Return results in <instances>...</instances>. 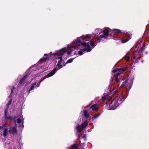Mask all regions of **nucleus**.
Returning a JSON list of instances; mask_svg holds the SVG:
<instances>
[{
    "label": "nucleus",
    "mask_w": 149,
    "mask_h": 149,
    "mask_svg": "<svg viewBox=\"0 0 149 149\" xmlns=\"http://www.w3.org/2000/svg\"><path fill=\"white\" fill-rule=\"evenodd\" d=\"M103 34L101 35L97 38V43L101 41H105L107 39L109 33V30L106 29L103 30Z\"/></svg>",
    "instance_id": "4"
},
{
    "label": "nucleus",
    "mask_w": 149,
    "mask_h": 149,
    "mask_svg": "<svg viewBox=\"0 0 149 149\" xmlns=\"http://www.w3.org/2000/svg\"><path fill=\"white\" fill-rule=\"evenodd\" d=\"M3 127V126H0V129H1Z\"/></svg>",
    "instance_id": "35"
},
{
    "label": "nucleus",
    "mask_w": 149,
    "mask_h": 149,
    "mask_svg": "<svg viewBox=\"0 0 149 149\" xmlns=\"http://www.w3.org/2000/svg\"><path fill=\"white\" fill-rule=\"evenodd\" d=\"M84 116L86 118H88L90 117L89 113L88 112L87 110H85L84 112Z\"/></svg>",
    "instance_id": "15"
},
{
    "label": "nucleus",
    "mask_w": 149,
    "mask_h": 149,
    "mask_svg": "<svg viewBox=\"0 0 149 149\" xmlns=\"http://www.w3.org/2000/svg\"><path fill=\"white\" fill-rule=\"evenodd\" d=\"M29 74L27 73L25 75H24L20 80L18 84L19 86H21L24 85L25 80L27 79L28 76L29 75Z\"/></svg>",
    "instance_id": "5"
},
{
    "label": "nucleus",
    "mask_w": 149,
    "mask_h": 149,
    "mask_svg": "<svg viewBox=\"0 0 149 149\" xmlns=\"http://www.w3.org/2000/svg\"><path fill=\"white\" fill-rule=\"evenodd\" d=\"M132 83H131V84L129 85V86H128V87L129 88V90L130 89V88H131V87H132Z\"/></svg>",
    "instance_id": "32"
},
{
    "label": "nucleus",
    "mask_w": 149,
    "mask_h": 149,
    "mask_svg": "<svg viewBox=\"0 0 149 149\" xmlns=\"http://www.w3.org/2000/svg\"><path fill=\"white\" fill-rule=\"evenodd\" d=\"M44 77L45 78H47V75L45 76Z\"/></svg>",
    "instance_id": "36"
},
{
    "label": "nucleus",
    "mask_w": 149,
    "mask_h": 149,
    "mask_svg": "<svg viewBox=\"0 0 149 149\" xmlns=\"http://www.w3.org/2000/svg\"><path fill=\"white\" fill-rule=\"evenodd\" d=\"M77 49H78V50H80V49H81L80 48V47H77Z\"/></svg>",
    "instance_id": "33"
},
{
    "label": "nucleus",
    "mask_w": 149,
    "mask_h": 149,
    "mask_svg": "<svg viewBox=\"0 0 149 149\" xmlns=\"http://www.w3.org/2000/svg\"><path fill=\"white\" fill-rule=\"evenodd\" d=\"M82 139L84 141L86 140V134H84L82 137Z\"/></svg>",
    "instance_id": "25"
},
{
    "label": "nucleus",
    "mask_w": 149,
    "mask_h": 149,
    "mask_svg": "<svg viewBox=\"0 0 149 149\" xmlns=\"http://www.w3.org/2000/svg\"><path fill=\"white\" fill-rule=\"evenodd\" d=\"M6 125H3L2 126H3V127L5 126Z\"/></svg>",
    "instance_id": "38"
},
{
    "label": "nucleus",
    "mask_w": 149,
    "mask_h": 149,
    "mask_svg": "<svg viewBox=\"0 0 149 149\" xmlns=\"http://www.w3.org/2000/svg\"><path fill=\"white\" fill-rule=\"evenodd\" d=\"M138 58L139 59H140V58H139V56L138 57Z\"/></svg>",
    "instance_id": "40"
},
{
    "label": "nucleus",
    "mask_w": 149,
    "mask_h": 149,
    "mask_svg": "<svg viewBox=\"0 0 149 149\" xmlns=\"http://www.w3.org/2000/svg\"><path fill=\"white\" fill-rule=\"evenodd\" d=\"M8 129L7 128H5L3 131V135L4 137H6L8 134Z\"/></svg>",
    "instance_id": "16"
},
{
    "label": "nucleus",
    "mask_w": 149,
    "mask_h": 149,
    "mask_svg": "<svg viewBox=\"0 0 149 149\" xmlns=\"http://www.w3.org/2000/svg\"><path fill=\"white\" fill-rule=\"evenodd\" d=\"M45 56H47V54H44Z\"/></svg>",
    "instance_id": "37"
},
{
    "label": "nucleus",
    "mask_w": 149,
    "mask_h": 149,
    "mask_svg": "<svg viewBox=\"0 0 149 149\" xmlns=\"http://www.w3.org/2000/svg\"><path fill=\"white\" fill-rule=\"evenodd\" d=\"M88 125V122L87 121H85L82 125H79L77 127V130L79 132H80L82 130L85 128Z\"/></svg>",
    "instance_id": "6"
},
{
    "label": "nucleus",
    "mask_w": 149,
    "mask_h": 149,
    "mask_svg": "<svg viewBox=\"0 0 149 149\" xmlns=\"http://www.w3.org/2000/svg\"><path fill=\"white\" fill-rule=\"evenodd\" d=\"M116 87H114L113 89V93H114V94H115L116 93Z\"/></svg>",
    "instance_id": "28"
},
{
    "label": "nucleus",
    "mask_w": 149,
    "mask_h": 149,
    "mask_svg": "<svg viewBox=\"0 0 149 149\" xmlns=\"http://www.w3.org/2000/svg\"><path fill=\"white\" fill-rule=\"evenodd\" d=\"M7 113L8 110L7 109H6L4 110V117L5 119L6 120H12L13 119V116H10L9 117L7 116Z\"/></svg>",
    "instance_id": "10"
},
{
    "label": "nucleus",
    "mask_w": 149,
    "mask_h": 149,
    "mask_svg": "<svg viewBox=\"0 0 149 149\" xmlns=\"http://www.w3.org/2000/svg\"><path fill=\"white\" fill-rule=\"evenodd\" d=\"M122 97V94L120 93L119 96L115 99L113 104L111 103L107 106L108 109L113 110L115 109L120 104L122 103L121 98Z\"/></svg>",
    "instance_id": "3"
},
{
    "label": "nucleus",
    "mask_w": 149,
    "mask_h": 149,
    "mask_svg": "<svg viewBox=\"0 0 149 149\" xmlns=\"http://www.w3.org/2000/svg\"><path fill=\"white\" fill-rule=\"evenodd\" d=\"M102 32V30L99 28L96 29L95 31V35L100 34Z\"/></svg>",
    "instance_id": "12"
},
{
    "label": "nucleus",
    "mask_w": 149,
    "mask_h": 149,
    "mask_svg": "<svg viewBox=\"0 0 149 149\" xmlns=\"http://www.w3.org/2000/svg\"><path fill=\"white\" fill-rule=\"evenodd\" d=\"M80 135H79V138H80Z\"/></svg>",
    "instance_id": "39"
},
{
    "label": "nucleus",
    "mask_w": 149,
    "mask_h": 149,
    "mask_svg": "<svg viewBox=\"0 0 149 149\" xmlns=\"http://www.w3.org/2000/svg\"><path fill=\"white\" fill-rule=\"evenodd\" d=\"M47 59V57H43L41 58L39 61L38 63H41L44 62Z\"/></svg>",
    "instance_id": "18"
},
{
    "label": "nucleus",
    "mask_w": 149,
    "mask_h": 149,
    "mask_svg": "<svg viewBox=\"0 0 149 149\" xmlns=\"http://www.w3.org/2000/svg\"><path fill=\"white\" fill-rule=\"evenodd\" d=\"M113 32L114 33H120L121 32V31L118 29H113Z\"/></svg>",
    "instance_id": "17"
},
{
    "label": "nucleus",
    "mask_w": 149,
    "mask_h": 149,
    "mask_svg": "<svg viewBox=\"0 0 149 149\" xmlns=\"http://www.w3.org/2000/svg\"><path fill=\"white\" fill-rule=\"evenodd\" d=\"M125 37L126 38L125 39L123 40H122V42L124 43L127 42L131 38V34L128 33H127L125 34Z\"/></svg>",
    "instance_id": "9"
},
{
    "label": "nucleus",
    "mask_w": 149,
    "mask_h": 149,
    "mask_svg": "<svg viewBox=\"0 0 149 149\" xmlns=\"http://www.w3.org/2000/svg\"><path fill=\"white\" fill-rule=\"evenodd\" d=\"M136 58V56L135 55H134L133 56H131V60H133V59H135Z\"/></svg>",
    "instance_id": "30"
},
{
    "label": "nucleus",
    "mask_w": 149,
    "mask_h": 149,
    "mask_svg": "<svg viewBox=\"0 0 149 149\" xmlns=\"http://www.w3.org/2000/svg\"><path fill=\"white\" fill-rule=\"evenodd\" d=\"M90 36V34H86L78 37L76 39V42H73L71 44H69L68 46V48H74L77 46L80 45L85 47V48L81 49V51H78V53L79 55H81L83 54V52H90L96 45H95L94 41L92 40H87L86 42H82V41L85 40L87 38H89Z\"/></svg>",
    "instance_id": "2"
},
{
    "label": "nucleus",
    "mask_w": 149,
    "mask_h": 149,
    "mask_svg": "<svg viewBox=\"0 0 149 149\" xmlns=\"http://www.w3.org/2000/svg\"><path fill=\"white\" fill-rule=\"evenodd\" d=\"M97 105V104H93L90 107V109H91L93 111H97L98 109Z\"/></svg>",
    "instance_id": "11"
},
{
    "label": "nucleus",
    "mask_w": 149,
    "mask_h": 149,
    "mask_svg": "<svg viewBox=\"0 0 149 149\" xmlns=\"http://www.w3.org/2000/svg\"><path fill=\"white\" fill-rule=\"evenodd\" d=\"M66 48H63L58 51H56L55 53L53 54H51L52 52L50 53L47 54V61L49 60H52L55 57L56 58V61L58 62L56 67L51 72L47 74V78L50 77L53 75L56 71L60 69L62 67L64 64V60L63 59V57L64 58L63 56L67 54L68 55H73L76 54V51L73 49H70L66 53L67 51Z\"/></svg>",
    "instance_id": "1"
},
{
    "label": "nucleus",
    "mask_w": 149,
    "mask_h": 149,
    "mask_svg": "<svg viewBox=\"0 0 149 149\" xmlns=\"http://www.w3.org/2000/svg\"><path fill=\"white\" fill-rule=\"evenodd\" d=\"M17 122L18 123H21L22 122V120H21V119L20 118H18L17 119Z\"/></svg>",
    "instance_id": "27"
},
{
    "label": "nucleus",
    "mask_w": 149,
    "mask_h": 149,
    "mask_svg": "<svg viewBox=\"0 0 149 149\" xmlns=\"http://www.w3.org/2000/svg\"><path fill=\"white\" fill-rule=\"evenodd\" d=\"M112 98V97L111 96H110L109 98H108L107 100H111Z\"/></svg>",
    "instance_id": "31"
},
{
    "label": "nucleus",
    "mask_w": 149,
    "mask_h": 149,
    "mask_svg": "<svg viewBox=\"0 0 149 149\" xmlns=\"http://www.w3.org/2000/svg\"><path fill=\"white\" fill-rule=\"evenodd\" d=\"M16 116H14L13 117V119L12 120L14 121L15 123H16L17 122L16 120Z\"/></svg>",
    "instance_id": "26"
},
{
    "label": "nucleus",
    "mask_w": 149,
    "mask_h": 149,
    "mask_svg": "<svg viewBox=\"0 0 149 149\" xmlns=\"http://www.w3.org/2000/svg\"><path fill=\"white\" fill-rule=\"evenodd\" d=\"M8 131L9 133L13 134L17 133V127H10Z\"/></svg>",
    "instance_id": "8"
},
{
    "label": "nucleus",
    "mask_w": 149,
    "mask_h": 149,
    "mask_svg": "<svg viewBox=\"0 0 149 149\" xmlns=\"http://www.w3.org/2000/svg\"><path fill=\"white\" fill-rule=\"evenodd\" d=\"M122 76L120 75V73H117V75H116L115 77V81L118 83H119L121 82L122 80H123Z\"/></svg>",
    "instance_id": "7"
},
{
    "label": "nucleus",
    "mask_w": 149,
    "mask_h": 149,
    "mask_svg": "<svg viewBox=\"0 0 149 149\" xmlns=\"http://www.w3.org/2000/svg\"><path fill=\"white\" fill-rule=\"evenodd\" d=\"M128 79H126L124 81L121 86V87H122L124 86H127V84Z\"/></svg>",
    "instance_id": "20"
},
{
    "label": "nucleus",
    "mask_w": 149,
    "mask_h": 149,
    "mask_svg": "<svg viewBox=\"0 0 149 149\" xmlns=\"http://www.w3.org/2000/svg\"><path fill=\"white\" fill-rule=\"evenodd\" d=\"M15 88V87L14 86L13 87V88L11 89V94H13L14 93V90Z\"/></svg>",
    "instance_id": "29"
},
{
    "label": "nucleus",
    "mask_w": 149,
    "mask_h": 149,
    "mask_svg": "<svg viewBox=\"0 0 149 149\" xmlns=\"http://www.w3.org/2000/svg\"><path fill=\"white\" fill-rule=\"evenodd\" d=\"M144 48L143 47H142V48H141V50L142 51H143V50H144Z\"/></svg>",
    "instance_id": "34"
},
{
    "label": "nucleus",
    "mask_w": 149,
    "mask_h": 149,
    "mask_svg": "<svg viewBox=\"0 0 149 149\" xmlns=\"http://www.w3.org/2000/svg\"><path fill=\"white\" fill-rule=\"evenodd\" d=\"M13 99L12 98L8 102L7 104L6 105L7 107H8L11 104Z\"/></svg>",
    "instance_id": "21"
},
{
    "label": "nucleus",
    "mask_w": 149,
    "mask_h": 149,
    "mask_svg": "<svg viewBox=\"0 0 149 149\" xmlns=\"http://www.w3.org/2000/svg\"><path fill=\"white\" fill-rule=\"evenodd\" d=\"M99 116V115L98 114H95L93 115L92 117V119H95L97 117Z\"/></svg>",
    "instance_id": "23"
},
{
    "label": "nucleus",
    "mask_w": 149,
    "mask_h": 149,
    "mask_svg": "<svg viewBox=\"0 0 149 149\" xmlns=\"http://www.w3.org/2000/svg\"><path fill=\"white\" fill-rule=\"evenodd\" d=\"M124 58L127 62L129 61L130 60V57L129 56V53H128L124 57Z\"/></svg>",
    "instance_id": "13"
},
{
    "label": "nucleus",
    "mask_w": 149,
    "mask_h": 149,
    "mask_svg": "<svg viewBox=\"0 0 149 149\" xmlns=\"http://www.w3.org/2000/svg\"><path fill=\"white\" fill-rule=\"evenodd\" d=\"M36 82H35L31 86V87L29 90V92H30L34 88V86L36 85Z\"/></svg>",
    "instance_id": "19"
},
{
    "label": "nucleus",
    "mask_w": 149,
    "mask_h": 149,
    "mask_svg": "<svg viewBox=\"0 0 149 149\" xmlns=\"http://www.w3.org/2000/svg\"><path fill=\"white\" fill-rule=\"evenodd\" d=\"M122 70V72H123L125 71V70L124 69H123L122 70L120 68L116 69L113 70L112 72H121Z\"/></svg>",
    "instance_id": "14"
},
{
    "label": "nucleus",
    "mask_w": 149,
    "mask_h": 149,
    "mask_svg": "<svg viewBox=\"0 0 149 149\" xmlns=\"http://www.w3.org/2000/svg\"><path fill=\"white\" fill-rule=\"evenodd\" d=\"M74 58H70L66 62V64L71 63L73 61Z\"/></svg>",
    "instance_id": "22"
},
{
    "label": "nucleus",
    "mask_w": 149,
    "mask_h": 149,
    "mask_svg": "<svg viewBox=\"0 0 149 149\" xmlns=\"http://www.w3.org/2000/svg\"><path fill=\"white\" fill-rule=\"evenodd\" d=\"M85 142H81V141H79V145L80 146H81V147L83 146V145L84 144Z\"/></svg>",
    "instance_id": "24"
}]
</instances>
